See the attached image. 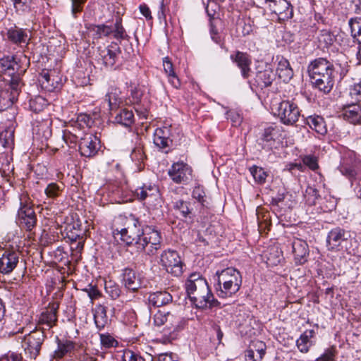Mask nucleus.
Masks as SVG:
<instances>
[{"mask_svg":"<svg viewBox=\"0 0 361 361\" xmlns=\"http://www.w3.org/2000/svg\"><path fill=\"white\" fill-rule=\"evenodd\" d=\"M185 289L191 302L200 310L221 307V302L214 298L207 280L198 273L190 275L185 282Z\"/></svg>","mask_w":361,"mask_h":361,"instance_id":"nucleus-1","label":"nucleus"},{"mask_svg":"<svg viewBox=\"0 0 361 361\" xmlns=\"http://www.w3.org/2000/svg\"><path fill=\"white\" fill-rule=\"evenodd\" d=\"M307 71L312 84L324 93H329L334 84L335 71L333 64L324 58L310 63Z\"/></svg>","mask_w":361,"mask_h":361,"instance_id":"nucleus-2","label":"nucleus"},{"mask_svg":"<svg viewBox=\"0 0 361 361\" xmlns=\"http://www.w3.org/2000/svg\"><path fill=\"white\" fill-rule=\"evenodd\" d=\"M215 277L219 297H231L240 290L242 276L237 269L233 267L226 268L220 272L217 271Z\"/></svg>","mask_w":361,"mask_h":361,"instance_id":"nucleus-3","label":"nucleus"},{"mask_svg":"<svg viewBox=\"0 0 361 361\" xmlns=\"http://www.w3.org/2000/svg\"><path fill=\"white\" fill-rule=\"evenodd\" d=\"M118 219L123 224V227L120 229L117 228L116 231L121 234V240L128 245L133 243L137 245L145 233L146 226L142 225L133 214L120 216Z\"/></svg>","mask_w":361,"mask_h":361,"instance_id":"nucleus-4","label":"nucleus"},{"mask_svg":"<svg viewBox=\"0 0 361 361\" xmlns=\"http://www.w3.org/2000/svg\"><path fill=\"white\" fill-rule=\"evenodd\" d=\"M161 236L159 231L152 226H146L145 233L136 245L137 251L149 256L154 255L161 248Z\"/></svg>","mask_w":361,"mask_h":361,"instance_id":"nucleus-5","label":"nucleus"},{"mask_svg":"<svg viewBox=\"0 0 361 361\" xmlns=\"http://www.w3.org/2000/svg\"><path fill=\"white\" fill-rule=\"evenodd\" d=\"M272 110L279 118L281 122L286 126H293L299 119L300 111L298 105L290 100H283L274 104Z\"/></svg>","mask_w":361,"mask_h":361,"instance_id":"nucleus-6","label":"nucleus"},{"mask_svg":"<svg viewBox=\"0 0 361 361\" xmlns=\"http://www.w3.org/2000/svg\"><path fill=\"white\" fill-rule=\"evenodd\" d=\"M45 329H36L26 335L23 341V348H24L25 355L30 361L35 360L39 355L41 346L44 341L46 335L44 334Z\"/></svg>","mask_w":361,"mask_h":361,"instance_id":"nucleus-7","label":"nucleus"},{"mask_svg":"<svg viewBox=\"0 0 361 361\" xmlns=\"http://www.w3.org/2000/svg\"><path fill=\"white\" fill-rule=\"evenodd\" d=\"M23 82L18 75H13L9 82V88L0 90V111L11 106L19 95Z\"/></svg>","mask_w":361,"mask_h":361,"instance_id":"nucleus-8","label":"nucleus"},{"mask_svg":"<svg viewBox=\"0 0 361 361\" xmlns=\"http://www.w3.org/2000/svg\"><path fill=\"white\" fill-rule=\"evenodd\" d=\"M159 263L168 273L174 276H180L183 274V263L176 250L169 249L163 251Z\"/></svg>","mask_w":361,"mask_h":361,"instance_id":"nucleus-9","label":"nucleus"},{"mask_svg":"<svg viewBox=\"0 0 361 361\" xmlns=\"http://www.w3.org/2000/svg\"><path fill=\"white\" fill-rule=\"evenodd\" d=\"M338 169L348 179H355L361 173V160L353 152H348L342 158Z\"/></svg>","mask_w":361,"mask_h":361,"instance_id":"nucleus-10","label":"nucleus"},{"mask_svg":"<svg viewBox=\"0 0 361 361\" xmlns=\"http://www.w3.org/2000/svg\"><path fill=\"white\" fill-rule=\"evenodd\" d=\"M121 53L119 45L112 42L111 44L104 49H99V54L102 63L107 68L116 69L119 62V56Z\"/></svg>","mask_w":361,"mask_h":361,"instance_id":"nucleus-11","label":"nucleus"},{"mask_svg":"<svg viewBox=\"0 0 361 361\" xmlns=\"http://www.w3.org/2000/svg\"><path fill=\"white\" fill-rule=\"evenodd\" d=\"M276 78V74L268 66L264 68H257L254 79L250 82L252 88L263 90L270 87Z\"/></svg>","mask_w":361,"mask_h":361,"instance_id":"nucleus-12","label":"nucleus"},{"mask_svg":"<svg viewBox=\"0 0 361 361\" xmlns=\"http://www.w3.org/2000/svg\"><path fill=\"white\" fill-rule=\"evenodd\" d=\"M271 13L278 16L279 20H286L293 16L291 4L287 0H264Z\"/></svg>","mask_w":361,"mask_h":361,"instance_id":"nucleus-13","label":"nucleus"},{"mask_svg":"<svg viewBox=\"0 0 361 361\" xmlns=\"http://www.w3.org/2000/svg\"><path fill=\"white\" fill-rule=\"evenodd\" d=\"M20 207L18 212L19 224L27 231H31L36 225L37 217L33 208L20 198Z\"/></svg>","mask_w":361,"mask_h":361,"instance_id":"nucleus-14","label":"nucleus"},{"mask_svg":"<svg viewBox=\"0 0 361 361\" xmlns=\"http://www.w3.org/2000/svg\"><path fill=\"white\" fill-rule=\"evenodd\" d=\"M192 170L183 162L174 163L169 170V175L176 183H185L192 178Z\"/></svg>","mask_w":361,"mask_h":361,"instance_id":"nucleus-15","label":"nucleus"},{"mask_svg":"<svg viewBox=\"0 0 361 361\" xmlns=\"http://www.w3.org/2000/svg\"><path fill=\"white\" fill-rule=\"evenodd\" d=\"M99 140L92 134H85L79 142V151L82 157H92L97 154Z\"/></svg>","mask_w":361,"mask_h":361,"instance_id":"nucleus-16","label":"nucleus"},{"mask_svg":"<svg viewBox=\"0 0 361 361\" xmlns=\"http://www.w3.org/2000/svg\"><path fill=\"white\" fill-rule=\"evenodd\" d=\"M279 130L276 126H269L263 130L257 139V144L266 150H271L279 139Z\"/></svg>","mask_w":361,"mask_h":361,"instance_id":"nucleus-17","label":"nucleus"},{"mask_svg":"<svg viewBox=\"0 0 361 361\" xmlns=\"http://www.w3.org/2000/svg\"><path fill=\"white\" fill-rule=\"evenodd\" d=\"M292 252L296 264H303L307 261L309 246L305 240L295 238L292 243Z\"/></svg>","mask_w":361,"mask_h":361,"instance_id":"nucleus-18","label":"nucleus"},{"mask_svg":"<svg viewBox=\"0 0 361 361\" xmlns=\"http://www.w3.org/2000/svg\"><path fill=\"white\" fill-rule=\"evenodd\" d=\"M350 238V233L341 227L332 228L328 233L326 243L329 250H334L339 247L343 242L347 241Z\"/></svg>","mask_w":361,"mask_h":361,"instance_id":"nucleus-19","label":"nucleus"},{"mask_svg":"<svg viewBox=\"0 0 361 361\" xmlns=\"http://www.w3.org/2000/svg\"><path fill=\"white\" fill-rule=\"evenodd\" d=\"M19 254L15 251L6 250L0 257V272L8 274L16 267Z\"/></svg>","mask_w":361,"mask_h":361,"instance_id":"nucleus-20","label":"nucleus"},{"mask_svg":"<svg viewBox=\"0 0 361 361\" xmlns=\"http://www.w3.org/2000/svg\"><path fill=\"white\" fill-rule=\"evenodd\" d=\"M171 126L157 128L154 133V143L161 149H169L172 144Z\"/></svg>","mask_w":361,"mask_h":361,"instance_id":"nucleus-21","label":"nucleus"},{"mask_svg":"<svg viewBox=\"0 0 361 361\" xmlns=\"http://www.w3.org/2000/svg\"><path fill=\"white\" fill-rule=\"evenodd\" d=\"M122 281L125 287L133 292L138 290L142 287L140 277L131 268L126 267L123 269Z\"/></svg>","mask_w":361,"mask_h":361,"instance_id":"nucleus-22","label":"nucleus"},{"mask_svg":"<svg viewBox=\"0 0 361 361\" xmlns=\"http://www.w3.org/2000/svg\"><path fill=\"white\" fill-rule=\"evenodd\" d=\"M20 65L17 61V58L14 55H4L0 58V68L2 71L8 72L12 79L13 75H18L20 78V74L25 71H20Z\"/></svg>","mask_w":361,"mask_h":361,"instance_id":"nucleus-23","label":"nucleus"},{"mask_svg":"<svg viewBox=\"0 0 361 361\" xmlns=\"http://www.w3.org/2000/svg\"><path fill=\"white\" fill-rule=\"evenodd\" d=\"M6 37L10 42L16 45H27L30 40L27 31L16 25L7 30Z\"/></svg>","mask_w":361,"mask_h":361,"instance_id":"nucleus-24","label":"nucleus"},{"mask_svg":"<svg viewBox=\"0 0 361 361\" xmlns=\"http://www.w3.org/2000/svg\"><path fill=\"white\" fill-rule=\"evenodd\" d=\"M231 59L240 69L242 76L244 78H247L250 72L251 59L250 56L245 52L237 51L235 54L231 55Z\"/></svg>","mask_w":361,"mask_h":361,"instance_id":"nucleus-25","label":"nucleus"},{"mask_svg":"<svg viewBox=\"0 0 361 361\" xmlns=\"http://www.w3.org/2000/svg\"><path fill=\"white\" fill-rule=\"evenodd\" d=\"M51 121L49 118L36 119L32 125L33 134L45 140L51 136Z\"/></svg>","mask_w":361,"mask_h":361,"instance_id":"nucleus-26","label":"nucleus"},{"mask_svg":"<svg viewBox=\"0 0 361 361\" xmlns=\"http://www.w3.org/2000/svg\"><path fill=\"white\" fill-rule=\"evenodd\" d=\"M172 301V295L165 290L152 293L148 297L149 305L156 307L167 305Z\"/></svg>","mask_w":361,"mask_h":361,"instance_id":"nucleus-27","label":"nucleus"},{"mask_svg":"<svg viewBox=\"0 0 361 361\" xmlns=\"http://www.w3.org/2000/svg\"><path fill=\"white\" fill-rule=\"evenodd\" d=\"M266 345L264 342L257 341L250 346L245 352L246 361H262L265 355Z\"/></svg>","mask_w":361,"mask_h":361,"instance_id":"nucleus-28","label":"nucleus"},{"mask_svg":"<svg viewBox=\"0 0 361 361\" xmlns=\"http://www.w3.org/2000/svg\"><path fill=\"white\" fill-rule=\"evenodd\" d=\"M343 117L353 124L361 123V106L353 102L345 106L343 109Z\"/></svg>","mask_w":361,"mask_h":361,"instance_id":"nucleus-29","label":"nucleus"},{"mask_svg":"<svg viewBox=\"0 0 361 361\" xmlns=\"http://www.w3.org/2000/svg\"><path fill=\"white\" fill-rule=\"evenodd\" d=\"M277 60L276 73L279 78L284 82H289L293 76V71L289 61L283 57H277Z\"/></svg>","mask_w":361,"mask_h":361,"instance_id":"nucleus-30","label":"nucleus"},{"mask_svg":"<svg viewBox=\"0 0 361 361\" xmlns=\"http://www.w3.org/2000/svg\"><path fill=\"white\" fill-rule=\"evenodd\" d=\"M82 135L81 129L73 126L63 130L62 139L69 147L72 148L76 146Z\"/></svg>","mask_w":361,"mask_h":361,"instance_id":"nucleus-31","label":"nucleus"},{"mask_svg":"<svg viewBox=\"0 0 361 361\" xmlns=\"http://www.w3.org/2000/svg\"><path fill=\"white\" fill-rule=\"evenodd\" d=\"M173 207L175 212L180 216V218H188L190 219H192L195 216L190 202L180 199L173 202Z\"/></svg>","mask_w":361,"mask_h":361,"instance_id":"nucleus-32","label":"nucleus"},{"mask_svg":"<svg viewBox=\"0 0 361 361\" xmlns=\"http://www.w3.org/2000/svg\"><path fill=\"white\" fill-rule=\"evenodd\" d=\"M57 308L58 306L55 307L53 305L47 310L42 312L39 315L38 324L46 325L47 329H50L55 326L57 322Z\"/></svg>","mask_w":361,"mask_h":361,"instance_id":"nucleus-33","label":"nucleus"},{"mask_svg":"<svg viewBox=\"0 0 361 361\" xmlns=\"http://www.w3.org/2000/svg\"><path fill=\"white\" fill-rule=\"evenodd\" d=\"M315 335V331L313 329H307L305 331L296 341V345L302 353H307L309 352L310 348L313 345L312 341L310 340Z\"/></svg>","mask_w":361,"mask_h":361,"instance_id":"nucleus-34","label":"nucleus"},{"mask_svg":"<svg viewBox=\"0 0 361 361\" xmlns=\"http://www.w3.org/2000/svg\"><path fill=\"white\" fill-rule=\"evenodd\" d=\"M163 67L165 73L167 75L169 82L175 88L180 87V81L176 75L173 65L169 57L163 59Z\"/></svg>","mask_w":361,"mask_h":361,"instance_id":"nucleus-35","label":"nucleus"},{"mask_svg":"<svg viewBox=\"0 0 361 361\" xmlns=\"http://www.w3.org/2000/svg\"><path fill=\"white\" fill-rule=\"evenodd\" d=\"M306 124L320 135L327 133V128L323 117L318 115H312L306 118Z\"/></svg>","mask_w":361,"mask_h":361,"instance_id":"nucleus-36","label":"nucleus"},{"mask_svg":"<svg viewBox=\"0 0 361 361\" xmlns=\"http://www.w3.org/2000/svg\"><path fill=\"white\" fill-rule=\"evenodd\" d=\"M114 123L129 127L134 123V114L131 110L122 109L115 111Z\"/></svg>","mask_w":361,"mask_h":361,"instance_id":"nucleus-37","label":"nucleus"},{"mask_svg":"<svg viewBox=\"0 0 361 361\" xmlns=\"http://www.w3.org/2000/svg\"><path fill=\"white\" fill-rule=\"evenodd\" d=\"M184 323L180 317L169 312L166 316L165 329L169 333L178 331L183 328Z\"/></svg>","mask_w":361,"mask_h":361,"instance_id":"nucleus-38","label":"nucleus"},{"mask_svg":"<svg viewBox=\"0 0 361 361\" xmlns=\"http://www.w3.org/2000/svg\"><path fill=\"white\" fill-rule=\"evenodd\" d=\"M94 320L98 330L100 331L105 327L108 322L106 307L102 305L96 306L94 312Z\"/></svg>","mask_w":361,"mask_h":361,"instance_id":"nucleus-39","label":"nucleus"},{"mask_svg":"<svg viewBox=\"0 0 361 361\" xmlns=\"http://www.w3.org/2000/svg\"><path fill=\"white\" fill-rule=\"evenodd\" d=\"M75 348V343L71 341H65L63 342L58 339V348L54 351V358L61 359L66 355L71 354Z\"/></svg>","mask_w":361,"mask_h":361,"instance_id":"nucleus-40","label":"nucleus"},{"mask_svg":"<svg viewBox=\"0 0 361 361\" xmlns=\"http://www.w3.org/2000/svg\"><path fill=\"white\" fill-rule=\"evenodd\" d=\"M221 25V20L219 18L210 19L209 23V33L211 39L218 44H223V38L219 32V26Z\"/></svg>","mask_w":361,"mask_h":361,"instance_id":"nucleus-41","label":"nucleus"},{"mask_svg":"<svg viewBox=\"0 0 361 361\" xmlns=\"http://www.w3.org/2000/svg\"><path fill=\"white\" fill-rule=\"evenodd\" d=\"M136 195L139 200H145L147 197H152V196H158V188L155 185H149V186L143 185L135 191Z\"/></svg>","mask_w":361,"mask_h":361,"instance_id":"nucleus-42","label":"nucleus"},{"mask_svg":"<svg viewBox=\"0 0 361 361\" xmlns=\"http://www.w3.org/2000/svg\"><path fill=\"white\" fill-rule=\"evenodd\" d=\"M351 35L359 44H361V18H351L349 20Z\"/></svg>","mask_w":361,"mask_h":361,"instance_id":"nucleus-43","label":"nucleus"},{"mask_svg":"<svg viewBox=\"0 0 361 361\" xmlns=\"http://www.w3.org/2000/svg\"><path fill=\"white\" fill-rule=\"evenodd\" d=\"M47 104V101L42 96H37L29 100V109L35 113L43 111Z\"/></svg>","mask_w":361,"mask_h":361,"instance_id":"nucleus-44","label":"nucleus"},{"mask_svg":"<svg viewBox=\"0 0 361 361\" xmlns=\"http://www.w3.org/2000/svg\"><path fill=\"white\" fill-rule=\"evenodd\" d=\"M92 31L95 37L103 38L112 34L113 27L106 24L94 25L92 26Z\"/></svg>","mask_w":361,"mask_h":361,"instance_id":"nucleus-45","label":"nucleus"},{"mask_svg":"<svg viewBox=\"0 0 361 361\" xmlns=\"http://www.w3.org/2000/svg\"><path fill=\"white\" fill-rule=\"evenodd\" d=\"M114 37L116 39H129L130 37L126 34V30L122 25V20L117 18L113 27Z\"/></svg>","mask_w":361,"mask_h":361,"instance_id":"nucleus-46","label":"nucleus"},{"mask_svg":"<svg viewBox=\"0 0 361 361\" xmlns=\"http://www.w3.org/2000/svg\"><path fill=\"white\" fill-rule=\"evenodd\" d=\"M104 103L107 104L111 114H113L114 111H117L119 104V98L116 92H107L104 97Z\"/></svg>","mask_w":361,"mask_h":361,"instance_id":"nucleus-47","label":"nucleus"},{"mask_svg":"<svg viewBox=\"0 0 361 361\" xmlns=\"http://www.w3.org/2000/svg\"><path fill=\"white\" fill-rule=\"evenodd\" d=\"M250 172L257 183L259 184L265 183L267 173L262 167L254 165L250 168Z\"/></svg>","mask_w":361,"mask_h":361,"instance_id":"nucleus-48","label":"nucleus"},{"mask_svg":"<svg viewBox=\"0 0 361 361\" xmlns=\"http://www.w3.org/2000/svg\"><path fill=\"white\" fill-rule=\"evenodd\" d=\"M39 80L42 87L47 91L52 92L57 87V85L54 83V79H51V75L47 72H43Z\"/></svg>","mask_w":361,"mask_h":361,"instance_id":"nucleus-49","label":"nucleus"},{"mask_svg":"<svg viewBox=\"0 0 361 361\" xmlns=\"http://www.w3.org/2000/svg\"><path fill=\"white\" fill-rule=\"evenodd\" d=\"M105 290L109 296L113 300H116L121 295V293L120 286L111 281L106 282Z\"/></svg>","mask_w":361,"mask_h":361,"instance_id":"nucleus-50","label":"nucleus"},{"mask_svg":"<svg viewBox=\"0 0 361 361\" xmlns=\"http://www.w3.org/2000/svg\"><path fill=\"white\" fill-rule=\"evenodd\" d=\"M17 12L27 13L31 11L32 0H12Z\"/></svg>","mask_w":361,"mask_h":361,"instance_id":"nucleus-51","label":"nucleus"},{"mask_svg":"<svg viewBox=\"0 0 361 361\" xmlns=\"http://www.w3.org/2000/svg\"><path fill=\"white\" fill-rule=\"evenodd\" d=\"M349 95L353 103L358 104L361 102V82L354 83L350 87Z\"/></svg>","mask_w":361,"mask_h":361,"instance_id":"nucleus-52","label":"nucleus"},{"mask_svg":"<svg viewBox=\"0 0 361 361\" xmlns=\"http://www.w3.org/2000/svg\"><path fill=\"white\" fill-rule=\"evenodd\" d=\"M319 197V191L314 187L308 186L305 190V198L308 204H314L316 200Z\"/></svg>","mask_w":361,"mask_h":361,"instance_id":"nucleus-53","label":"nucleus"},{"mask_svg":"<svg viewBox=\"0 0 361 361\" xmlns=\"http://www.w3.org/2000/svg\"><path fill=\"white\" fill-rule=\"evenodd\" d=\"M336 354V347L331 345L326 348L324 353L317 358L316 361H336L335 357Z\"/></svg>","mask_w":361,"mask_h":361,"instance_id":"nucleus-54","label":"nucleus"},{"mask_svg":"<svg viewBox=\"0 0 361 361\" xmlns=\"http://www.w3.org/2000/svg\"><path fill=\"white\" fill-rule=\"evenodd\" d=\"M302 163L312 171L319 169L318 158L313 154L304 155L302 157Z\"/></svg>","mask_w":361,"mask_h":361,"instance_id":"nucleus-55","label":"nucleus"},{"mask_svg":"<svg viewBox=\"0 0 361 361\" xmlns=\"http://www.w3.org/2000/svg\"><path fill=\"white\" fill-rule=\"evenodd\" d=\"M318 39L321 44L327 47L334 43V35L328 30H322L318 36Z\"/></svg>","mask_w":361,"mask_h":361,"instance_id":"nucleus-56","label":"nucleus"},{"mask_svg":"<svg viewBox=\"0 0 361 361\" xmlns=\"http://www.w3.org/2000/svg\"><path fill=\"white\" fill-rule=\"evenodd\" d=\"M0 141L4 147H11L13 144V133L8 130L2 131L0 133Z\"/></svg>","mask_w":361,"mask_h":361,"instance_id":"nucleus-57","label":"nucleus"},{"mask_svg":"<svg viewBox=\"0 0 361 361\" xmlns=\"http://www.w3.org/2000/svg\"><path fill=\"white\" fill-rule=\"evenodd\" d=\"M123 361H145L140 353L131 350H126L122 356Z\"/></svg>","mask_w":361,"mask_h":361,"instance_id":"nucleus-58","label":"nucleus"},{"mask_svg":"<svg viewBox=\"0 0 361 361\" xmlns=\"http://www.w3.org/2000/svg\"><path fill=\"white\" fill-rule=\"evenodd\" d=\"M61 190V186L59 184L51 183L47 186L45 194L48 197L54 199L59 195Z\"/></svg>","mask_w":361,"mask_h":361,"instance_id":"nucleus-59","label":"nucleus"},{"mask_svg":"<svg viewBox=\"0 0 361 361\" xmlns=\"http://www.w3.org/2000/svg\"><path fill=\"white\" fill-rule=\"evenodd\" d=\"M92 119L90 116L86 114H80L78 116L75 121V126H79V128H83L85 126L90 127L92 125Z\"/></svg>","mask_w":361,"mask_h":361,"instance_id":"nucleus-60","label":"nucleus"},{"mask_svg":"<svg viewBox=\"0 0 361 361\" xmlns=\"http://www.w3.org/2000/svg\"><path fill=\"white\" fill-rule=\"evenodd\" d=\"M192 196L201 203L203 207H207V204H206V200H204L205 192L201 187H195L192 190Z\"/></svg>","mask_w":361,"mask_h":361,"instance_id":"nucleus-61","label":"nucleus"},{"mask_svg":"<svg viewBox=\"0 0 361 361\" xmlns=\"http://www.w3.org/2000/svg\"><path fill=\"white\" fill-rule=\"evenodd\" d=\"M169 312H165L162 310H158L153 317V321L154 325L157 326H161L162 325H165L166 321V316Z\"/></svg>","mask_w":361,"mask_h":361,"instance_id":"nucleus-62","label":"nucleus"},{"mask_svg":"<svg viewBox=\"0 0 361 361\" xmlns=\"http://www.w3.org/2000/svg\"><path fill=\"white\" fill-rule=\"evenodd\" d=\"M100 341L103 347L109 348L116 346L117 341L109 334H100Z\"/></svg>","mask_w":361,"mask_h":361,"instance_id":"nucleus-63","label":"nucleus"},{"mask_svg":"<svg viewBox=\"0 0 361 361\" xmlns=\"http://www.w3.org/2000/svg\"><path fill=\"white\" fill-rule=\"evenodd\" d=\"M130 157L133 161L142 162L145 159L142 147L141 146L135 147L131 152Z\"/></svg>","mask_w":361,"mask_h":361,"instance_id":"nucleus-64","label":"nucleus"}]
</instances>
